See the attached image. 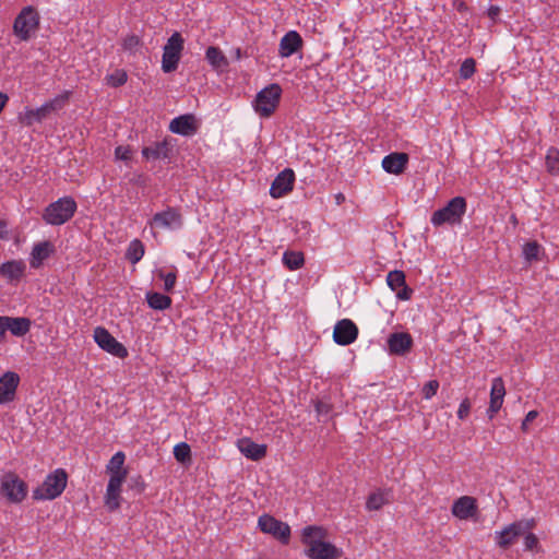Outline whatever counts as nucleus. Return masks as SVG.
Wrapping results in <instances>:
<instances>
[{
	"label": "nucleus",
	"instance_id": "nucleus-12",
	"mask_svg": "<svg viewBox=\"0 0 559 559\" xmlns=\"http://www.w3.org/2000/svg\"><path fill=\"white\" fill-rule=\"evenodd\" d=\"M151 226L158 228H177L182 225V214L179 209L167 206L166 210L153 215Z\"/></svg>",
	"mask_w": 559,
	"mask_h": 559
},
{
	"label": "nucleus",
	"instance_id": "nucleus-47",
	"mask_svg": "<svg viewBox=\"0 0 559 559\" xmlns=\"http://www.w3.org/2000/svg\"><path fill=\"white\" fill-rule=\"evenodd\" d=\"M159 276L164 280L165 290L170 292L176 284V274L170 272L168 274L159 273Z\"/></svg>",
	"mask_w": 559,
	"mask_h": 559
},
{
	"label": "nucleus",
	"instance_id": "nucleus-11",
	"mask_svg": "<svg viewBox=\"0 0 559 559\" xmlns=\"http://www.w3.org/2000/svg\"><path fill=\"white\" fill-rule=\"evenodd\" d=\"M67 100V95L58 96L37 109H28L25 111L22 118V122L26 126H32L34 122H40L49 117L52 112L60 110Z\"/></svg>",
	"mask_w": 559,
	"mask_h": 559
},
{
	"label": "nucleus",
	"instance_id": "nucleus-43",
	"mask_svg": "<svg viewBox=\"0 0 559 559\" xmlns=\"http://www.w3.org/2000/svg\"><path fill=\"white\" fill-rule=\"evenodd\" d=\"M439 382L437 380H430L428 381L421 390L423 396L426 400H430L432 396L437 394V391L439 389Z\"/></svg>",
	"mask_w": 559,
	"mask_h": 559
},
{
	"label": "nucleus",
	"instance_id": "nucleus-4",
	"mask_svg": "<svg viewBox=\"0 0 559 559\" xmlns=\"http://www.w3.org/2000/svg\"><path fill=\"white\" fill-rule=\"evenodd\" d=\"M39 25V16L33 7L23 8L13 24V32L21 40H28Z\"/></svg>",
	"mask_w": 559,
	"mask_h": 559
},
{
	"label": "nucleus",
	"instance_id": "nucleus-5",
	"mask_svg": "<svg viewBox=\"0 0 559 559\" xmlns=\"http://www.w3.org/2000/svg\"><path fill=\"white\" fill-rule=\"evenodd\" d=\"M185 40L180 33L175 32L164 47L162 69L165 73L174 72L178 68Z\"/></svg>",
	"mask_w": 559,
	"mask_h": 559
},
{
	"label": "nucleus",
	"instance_id": "nucleus-55",
	"mask_svg": "<svg viewBox=\"0 0 559 559\" xmlns=\"http://www.w3.org/2000/svg\"><path fill=\"white\" fill-rule=\"evenodd\" d=\"M335 202L337 205H341L342 203L345 202V195L341 192L335 194Z\"/></svg>",
	"mask_w": 559,
	"mask_h": 559
},
{
	"label": "nucleus",
	"instance_id": "nucleus-2",
	"mask_svg": "<svg viewBox=\"0 0 559 559\" xmlns=\"http://www.w3.org/2000/svg\"><path fill=\"white\" fill-rule=\"evenodd\" d=\"M76 207L73 198L63 197L45 209L43 219L49 225H62L72 218Z\"/></svg>",
	"mask_w": 559,
	"mask_h": 559
},
{
	"label": "nucleus",
	"instance_id": "nucleus-42",
	"mask_svg": "<svg viewBox=\"0 0 559 559\" xmlns=\"http://www.w3.org/2000/svg\"><path fill=\"white\" fill-rule=\"evenodd\" d=\"M141 39L136 35H129L123 39L122 48L124 51H129L130 53H134L139 47L141 46Z\"/></svg>",
	"mask_w": 559,
	"mask_h": 559
},
{
	"label": "nucleus",
	"instance_id": "nucleus-27",
	"mask_svg": "<svg viewBox=\"0 0 559 559\" xmlns=\"http://www.w3.org/2000/svg\"><path fill=\"white\" fill-rule=\"evenodd\" d=\"M240 452L248 459L259 461L266 455V445L258 444L249 438H242L238 441Z\"/></svg>",
	"mask_w": 559,
	"mask_h": 559
},
{
	"label": "nucleus",
	"instance_id": "nucleus-54",
	"mask_svg": "<svg viewBox=\"0 0 559 559\" xmlns=\"http://www.w3.org/2000/svg\"><path fill=\"white\" fill-rule=\"evenodd\" d=\"M7 234V223L3 221H0V238H4Z\"/></svg>",
	"mask_w": 559,
	"mask_h": 559
},
{
	"label": "nucleus",
	"instance_id": "nucleus-37",
	"mask_svg": "<svg viewBox=\"0 0 559 559\" xmlns=\"http://www.w3.org/2000/svg\"><path fill=\"white\" fill-rule=\"evenodd\" d=\"M143 254H144L143 243L139 239L131 241V243L127 250V253H126L127 259L131 263H136L142 259Z\"/></svg>",
	"mask_w": 559,
	"mask_h": 559
},
{
	"label": "nucleus",
	"instance_id": "nucleus-51",
	"mask_svg": "<svg viewBox=\"0 0 559 559\" xmlns=\"http://www.w3.org/2000/svg\"><path fill=\"white\" fill-rule=\"evenodd\" d=\"M316 409L319 414H329L330 411H331V407L329 404L324 403V402H318L316 404Z\"/></svg>",
	"mask_w": 559,
	"mask_h": 559
},
{
	"label": "nucleus",
	"instance_id": "nucleus-40",
	"mask_svg": "<svg viewBox=\"0 0 559 559\" xmlns=\"http://www.w3.org/2000/svg\"><path fill=\"white\" fill-rule=\"evenodd\" d=\"M540 246L536 241L526 242L523 247V254L528 262L538 260Z\"/></svg>",
	"mask_w": 559,
	"mask_h": 559
},
{
	"label": "nucleus",
	"instance_id": "nucleus-18",
	"mask_svg": "<svg viewBox=\"0 0 559 559\" xmlns=\"http://www.w3.org/2000/svg\"><path fill=\"white\" fill-rule=\"evenodd\" d=\"M198 121L194 115H181L170 121L169 130L174 133L191 136L198 131Z\"/></svg>",
	"mask_w": 559,
	"mask_h": 559
},
{
	"label": "nucleus",
	"instance_id": "nucleus-39",
	"mask_svg": "<svg viewBox=\"0 0 559 559\" xmlns=\"http://www.w3.org/2000/svg\"><path fill=\"white\" fill-rule=\"evenodd\" d=\"M174 456L175 459L185 464L186 462L191 461V449L190 445L186 442H181L174 448Z\"/></svg>",
	"mask_w": 559,
	"mask_h": 559
},
{
	"label": "nucleus",
	"instance_id": "nucleus-48",
	"mask_svg": "<svg viewBox=\"0 0 559 559\" xmlns=\"http://www.w3.org/2000/svg\"><path fill=\"white\" fill-rule=\"evenodd\" d=\"M538 416V412L537 411H530L524 420L522 421V426H521V429L526 432L527 431V425L528 423H532L536 417Z\"/></svg>",
	"mask_w": 559,
	"mask_h": 559
},
{
	"label": "nucleus",
	"instance_id": "nucleus-31",
	"mask_svg": "<svg viewBox=\"0 0 559 559\" xmlns=\"http://www.w3.org/2000/svg\"><path fill=\"white\" fill-rule=\"evenodd\" d=\"M206 59L216 71H224L229 64L223 51L214 46L206 49Z\"/></svg>",
	"mask_w": 559,
	"mask_h": 559
},
{
	"label": "nucleus",
	"instance_id": "nucleus-35",
	"mask_svg": "<svg viewBox=\"0 0 559 559\" xmlns=\"http://www.w3.org/2000/svg\"><path fill=\"white\" fill-rule=\"evenodd\" d=\"M388 503H389V500L385 497L384 492L378 490L368 496L367 501H366V508L369 511H378L384 504H388Z\"/></svg>",
	"mask_w": 559,
	"mask_h": 559
},
{
	"label": "nucleus",
	"instance_id": "nucleus-17",
	"mask_svg": "<svg viewBox=\"0 0 559 559\" xmlns=\"http://www.w3.org/2000/svg\"><path fill=\"white\" fill-rule=\"evenodd\" d=\"M142 154L147 159L152 158L171 160L174 156V144L171 140L164 139L160 142H155L150 146L143 147Z\"/></svg>",
	"mask_w": 559,
	"mask_h": 559
},
{
	"label": "nucleus",
	"instance_id": "nucleus-50",
	"mask_svg": "<svg viewBox=\"0 0 559 559\" xmlns=\"http://www.w3.org/2000/svg\"><path fill=\"white\" fill-rule=\"evenodd\" d=\"M501 10L499 7L497 5H491L489 7L488 11H487V14L488 16L493 21L496 22L498 15L500 14Z\"/></svg>",
	"mask_w": 559,
	"mask_h": 559
},
{
	"label": "nucleus",
	"instance_id": "nucleus-1",
	"mask_svg": "<svg viewBox=\"0 0 559 559\" xmlns=\"http://www.w3.org/2000/svg\"><path fill=\"white\" fill-rule=\"evenodd\" d=\"M68 474L63 468H58L47 475L41 486L33 491L35 500H52L59 497L67 487Z\"/></svg>",
	"mask_w": 559,
	"mask_h": 559
},
{
	"label": "nucleus",
	"instance_id": "nucleus-14",
	"mask_svg": "<svg viewBox=\"0 0 559 559\" xmlns=\"http://www.w3.org/2000/svg\"><path fill=\"white\" fill-rule=\"evenodd\" d=\"M295 174L293 169L285 168L273 180L270 189V194L275 199L282 198L293 190Z\"/></svg>",
	"mask_w": 559,
	"mask_h": 559
},
{
	"label": "nucleus",
	"instance_id": "nucleus-29",
	"mask_svg": "<svg viewBox=\"0 0 559 559\" xmlns=\"http://www.w3.org/2000/svg\"><path fill=\"white\" fill-rule=\"evenodd\" d=\"M53 252V246L49 241L39 242L34 246L31 253L29 264L33 269H38L43 262Z\"/></svg>",
	"mask_w": 559,
	"mask_h": 559
},
{
	"label": "nucleus",
	"instance_id": "nucleus-6",
	"mask_svg": "<svg viewBox=\"0 0 559 559\" xmlns=\"http://www.w3.org/2000/svg\"><path fill=\"white\" fill-rule=\"evenodd\" d=\"M282 88L278 84H271L258 93L255 97V111L262 117H270L278 106Z\"/></svg>",
	"mask_w": 559,
	"mask_h": 559
},
{
	"label": "nucleus",
	"instance_id": "nucleus-34",
	"mask_svg": "<svg viewBox=\"0 0 559 559\" xmlns=\"http://www.w3.org/2000/svg\"><path fill=\"white\" fill-rule=\"evenodd\" d=\"M283 262L287 269L294 271L304 265L305 257L300 251H286L283 255Z\"/></svg>",
	"mask_w": 559,
	"mask_h": 559
},
{
	"label": "nucleus",
	"instance_id": "nucleus-32",
	"mask_svg": "<svg viewBox=\"0 0 559 559\" xmlns=\"http://www.w3.org/2000/svg\"><path fill=\"white\" fill-rule=\"evenodd\" d=\"M146 300L148 306L155 310H165L171 306V298L160 293H147Z\"/></svg>",
	"mask_w": 559,
	"mask_h": 559
},
{
	"label": "nucleus",
	"instance_id": "nucleus-41",
	"mask_svg": "<svg viewBox=\"0 0 559 559\" xmlns=\"http://www.w3.org/2000/svg\"><path fill=\"white\" fill-rule=\"evenodd\" d=\"M476 71V62L473 58H467L463 61L460 68V76L462 79H469Z\"/></svg>",
	"mask_w": 559,
	"mask_h": 559
},
{
	"label": "nucleus",
	"instance_id": "nucleus-38",
	"mask_svg": "<svg viewBox=\"0 0 559 559\" xmlns=\"http://www.w3.org/2000/svg\"><path fill=\"white\" fill-rule=\"evenodd\" d=\"M105 81L111 87H119L127 83L128 74L122 69H117L112 73L106 75Z\"/></svg>",
	"mask_w": 559,
	"mask_h": 559
},
{
	"label": "nucleus",
	"instance_id": "nucleus-44",
	"mask_svg": "<svg viewBox=\"0 0 559 559\" xmlns=\"http://www.w3.org/2000/svg\"><path fill=\"white\" fill-rule=\"evenodd\" d=\"M527 534L525 535L524 537V546H525V549L526 550H536V551H539L540 547H539V540H538V537L533 534V533H530L526 532Z\"/></svg>",
	"mask_w": 559,
	"mask_h": 559
},
{
	"label": "nucleus",
	"instance_id": "nucleus-7",
	"mask_svg": "<svg viewBox=\"0 0 559 559\" xmlns=\"http://www.w3.org/2000/svg\"><path fill=\"white\" fill-rule=\"evenodd\" d=\"M535 526V519H525L516 521L507 526L502 532L498 534L497 544L499 545V547L507 549L516 542L519 536L533 530Z\"/></svg>",
	"mask_w": 559,
	"mask_h": 559
},
{
	"label": "nucleus",
	"instance_id": "nucleus-49",
	"mask_svg": "<svg viewBox=\"0 0 559 559\" xmlns=\"http://www.w3.org/2000/svg\"><path fill=\"white\" fill-rule=\"evenodd\" d=\"M9 317H0V337L4 336L5 332L9 330Z\"/></svg>",
	"mask_w": 559,
	"mask_h": 559
},
{
	"label": "nucleus",
	"instance_id": "nucleus-26",
	"mask_svg": "<svg viewBox=\"0 0 559 559\" xmlns=\"http://www.w3.org/2000/svg\"><path fill=\"white\" fill-rule=\"evenodd\" d=\"M25 263L20 260H11L0 264V275L8 282L20 281L25 272Z\"/></svg>",
	"mask_w": 559,
	"mask_h": 559
},
{
	"label": "nucleus",
	"instance_id": "nucleus-13",
	"mask_svg": "<svg viewBox=\"0 0 559 559\" xmlns=\"http://www.w3.org/2000/svg\"><path fill=\"white\" fill-rule=\"evenodd\" d=\"M358 328L349 319L340 320L334 328L333 340L338 345H349L356 341Z\"/></svg>",
	"mask_w": 559,
	"mask_h": 559
},
{
	"label": "nucleus",
	"instance_id": "nucleus-23",
	"mask_svg": "<svg viewBox=\"0 0 559 559\" xmlns=\"http://www.w3.org/2000/svg\"><path fill=\"white\" fill-rule=\"evenodd\" d=\"M122 483L123 481H121V478L118 476L109 478L105 495V506L110 512L120 508Z\"/></svg>",
	"mask_w": 559,
	"mask_h": 559
},
{
	"label": "nucleus",
	"instance_id": "nucleus-56",
	"mask_svg": "<svg viewBox=\"0 0 559 559\" xmlns=\"http://www.w3.org/2000/svg\"><path fill=\"white\" fill-rule=\"evenodd\" d=\"M511 222H512L514 225H516V224H518V219H516V216H515L514 214L511 216Z\"/></svg>",
	"mask_w": 559,
	"mask_h": 559
},
{
	"label": "nucleus",
	"instance_id": "nucleus-45",
	"mask_svg": "<svg viewBox=\"0 0 559 559\" xmlns=\"http://www.w3.org/2000/svg\"><path fill=\"white\" fill-rule=\"evenodd\" d=\"M471 407H472V403H471V400L468 397H465L460 406H459V409H457V417L459 419L461 420H464L468 417L469 413H471Z\"/></svg>",
	"mask_w": 559,
	"mask_h": 559
},
{
	"label": "nucleus",
	"instance_id": "nucleus-21",
	"mask_svg": "<svg viewBox=\"0 0 559 559\" xmlns=\"http://www.w3.org/2000/svg\"><path fill=\"white\" fill-rule=\"evenodd\" d=\"M506 395V388L502 378L498 377L492 380L491 391H490V402L489 407L487 409V414L489 419H492L495 415L500 411L503 404V399Z\"/></svg>",
	"mask_w": 559,
	"mask_h": 559
},
{
	"label": "nucleus",
	"instance_id": "nucleus-10",
	"mask_svg": "<svg viewBox=\"0 0 559 559\" xmlns=\"http://www.w3.org/2000/svg\"><path fill=\"white\" fill-rule=\"evenodd\" d=\"M259 527L263 533L272 535L283 545H287L290 540V527L287 523L275 519L272 515L264 514L259 518Z\"/></svg>",
	"mask_w": 559,
	"mask_h": 559
},
{
	"label": "nucleus",
	"instance_id": "nucleus-52",
	"mask_svg": "<svg viewBox=\"0 0 559 559\" xmlns=\"http://www.w3.org/2000/svg\"><path fill=\"white\" fill-rule=\"evenodd\" d=\"M9 100V97L7 94L0 92V112L2 111V109L4 108L7 102Z\"/></svg>",
	"mask_w": 559,
	"mask_h": 559
},
{
	"label": "nucleus",
	"instance_id": "nucleus-16",
	"mask_svg": "<svg viewBox=\"0 0 559 559\" xmlns=\"http://www.w3.org/2000/svg\"><path fill=\"white\" fill-rule=\"evenodd\" d=\"M20 377L16 372L7 371L0 378V404H7L15 399Z\"/></svg>",
	"mask_w": 559,
	"mask_h": 559
},
{
	"label": "nucleus",
	"instance_id": "nucleus-8",
	"mask_svg": "<svg viewBox=\"0 0 559 559\" xmlns=\"http://www.w3.org/2000/svg\"><path fill=\"white\" fill-rule=\"evenodd\" d=\"M0 492L10 502H21L27 493L26 484L14 473H8L1 478Z\"/></svg>",
	"mask_w": 559,
	"mask_h": 559
},
{
	"label": "nucleus",
	"instance_id": "nucleus-30",
	"mask_svg": "<svg viewBox=\"0 0 559 559\" xmlns=\"http://www.w3.org/2000/svg\"><path fill=\"white\" fill-rule=\"evenodd\" d=\"M124 453L119 451L117 452L109 461L107 465V472L110 474V477H120L121 481H124L128 475V471L123 467L124 464Z\"/></svg>",
	"mask_w": 559,
	"mask_h": 559
},
{
	"label": "nucleus",
	"instance_id": "nucleus-3",
	"mask_svg": "<svg viewBox=\"0 0 559 559\" xmlns=\"http://www.w3.org/2000/svg\"><path fill=\"white\" fill-rule=\"evenodd\" d=\"M465 211V199L463 197H455L451 199L444 207L433 212L431 223L435 226H440L445 223L450 225L460 224Z\"/></svg>",
	"mask_w": 559,
	"mask_h": 559
},
{
	"label": "nucleus",
	"instance_id": "nucleus-20",
	"mask_svg": "<svg viewBox=\"0 0 559 559\" xmlns=\"http://www.w3.org/2000/svg\"><path fill=\"white\" fill-rule=\"evenodd\" d=\"M386 282L390 288L396 292V297L401 300H408L412 297L413 289L406 285L403 271L394 270L389 272Z\"/></svg>",
	"mask_w": 559,
	"mask_h": 559
},
{
	"label": "nucleus",
	"instance_id": "nucleus-9",
	"mask_svg": "<svg viewBox=\"0 0 559 559\" xmlns=\"http://www.w3.org/2000/svg\"><path fill=\"white\" fill-rule=\"evenodd\" d=\"M94 340L96 344L108 354L118 357L120 359H124L128 357L129 353L126 346L118 342L107 329L103 326H97L94 330Z\"/></svg>",
	"mask_w": 559,
	"mask_h": 559
},
{
	"label": "nucleus",
	"instance_id": "nucleus-19",
	"mask_svg": "<svg viewBox=\"0 0 559 559\" xmlns=\"http://www.w3.org/2000/svg\"><path fill=\"white\" fill-rule=\"evenodd\" d=\"M413 337L406 332H395L390 334L388 338L389 350L393 355L404 356L411 352L413 347Z\"/></svg>",
	"mask_w": 559,
	"mask_h": 559
},
{
	"label": "nucleus",
	"instance_id": "nucleus-53",
	"mask_svg": "<svg viewBox=\"0 0 559 559\" xmlns=\"http://www.w3.org/2000/svg\"><path fill=\"white\" fill-rule=\"evenodd\" d=\"M454 5L456 7V9H457L459 11H465V10H467V5H466V3H465L464 1H455V2H454Z\"/></svg>",
	"mask_w": 559,
	"mask_h": 559
},
{
	"label": "nucleus",
	"instance_id": "nucleus-24",
	"mask_svg": "<svg viewBox=\"0 0 559 559\" xmlns=\"http://www.w3.org/2000/svg\"><path fill=\"white\" fill-rule=\"evenodd\" d=\"M408 154L406 153H391L382 159V167L389 174H402L408 163Z\"/></svg>",
	"mask_w": 559,
	"mask_h": 559
},
{
	"label": "nucleus",
	"instance_id": "nucleus-25",
	"mask_svg": "<svg viewBox=\"0 0 559 559\" xmlns=\"http://www.w3.org/2000/svg\"><path fill=\"white\" fill-rule=\"evenodd\" d=\"M328 531L318 525L306 526L301 532V543L306 548L314 547L325 540Z\"/></svg>",
	"mask_w": 559,
	"mask_h": 559
},
{
	"label": "nucleus",
	"instance_id": "nucleus-15",
	"mask_svg": "<svg viewBox=\"0 0 559 559\" xmlns=\"http://www.w3.org/2000/svg\"><path fill=\"white\" fill-rule=\"evenodd\" d=\"M452 514L460 520L473 519L478 513L477 500L471 496H463L452 504Z\"/></svg>",
	"mask_w": 559,
	"mask_h": 559
},
{
	"label": "nucleus",
	"instance_id": "nucleus-33",
	"mask_svg": "<svg viewBox=\"0 0 559 559\" xmlns=\"http://www.w3.org/2000/svg\"><path fill=\"white\" fill-rule=\"evenodd\" d=\"M9 331L15 336H23L29 332L31 320L28 318H11L9 317Z\"/></svg>",
	"mask_w": 559,
	"mask_h": 559
},
{
	"label": "nucleus",
	"instance_id": "nucleus-46",
	"mask_svg": "<svg viewBox=\"0 0 559 559\" xmlns=\"http://www.w3.org/2000/svg\"><path fill=\"white\" fill-rule=\"evenodd\" d=\"M115 156L120 160H129L131 158V148L129 146H117L115 150Z\"/></svg>",
	"mask_w": 559,
	"mask_h": 559
},
{
	"label": "nucleus",
	"instance_id": "nucleus-22",
	"mask_svg": "<svg viewBox=\"0 0 559 559\" xmlns=\"http://www.w3.org/2000/svg\"><path fill=\"white\" fill-rule=\"evenodd\" d=\"M305 555L310 559H340L342 551L333 544L324 540L314 547L306 548Z\"/></svg>",
	"mask_w": 559,
	"mask_h": 559
},
{
	"label": "nucleus",
	"instance_id": "nucleus-36",
	"mask_svg": "<svg viewBox=\"0 0 559 559\" xmlns=\"http://www.w3.org/2000/svg\"><path fill=\"white\" fill-rule=\"evenodd\" d=\"M546 168L547 171L556 176L559 174V150L556 147H550L546 155Z\"/></svg>",
	"mask_w": 559,
	"mask_h": 559
},
{
	"label": "nucleus",
	"instance_id": "nucleus-28",
	"mask_svg": "<svg viewBox=\"0 0 559 559\" xmlns=\"http://www.w3.org/2000/svg\"><path fill=\"white\" fill-rule=\"evenodd\" d=\"M302 47V38L301 36L295 32L290 31L284 35L280 43V56L281 57H289L293 53L297 52Z\"/></svg>",
	"mask_w": 559,
	"mask_h": 559
}]
</instances>
